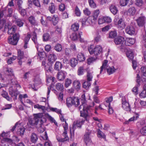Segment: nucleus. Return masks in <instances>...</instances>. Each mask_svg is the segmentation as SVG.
Listing matches in <instances>:
<instances>
[{
    "label": "nucleus",
    "mask_w": 146,
    "mask_h": 146,
    "mask_svg": "<svg viewBox=\"0 0 146 146\" xmlns=\"http://www.w3.org/2000/svg\"><path fill=\"white\" fill-rule=\"evenodd\" d=\"M82 97L83 98L82 100H83L84 102H85L86 100L85 95H82ZM91 107V106H88L85 102L83 103L79 107V109L80 112V116L83 117L84 118H80L74 122L72 127L73 131L76 128L81 127L85 120L89 121L90 117L88 114V110Z\"/></svg>",
    "instance_id": "1"
},
{
    "label": "nucleus",
    "mask_w": 146,
    "mask_h": 146,
    "mask_svg": "<svg viewBox=\"0 0 146 146\" xmlns=\"http://www.w3.org/2000/svg\"><path fill=\"white\" fill-rule=\"evenodd\" d=\"M44 115L43 113L35 114L33 118L29 119L27 124H30L31 125H38L39 126L38 127L42 128V132L45 130L44 128L43 124L46 121V118L44 117Z\"/></svg>",
    "instance_id": "2"
},
{
    "label": "nucleus",
    "mask_w": 146,
    "mask_h": 146,
    "mask_svg": "<svg viewBox=\"0 0 146 146\" xmlns=\"http://www.w3.org/2000/svg\"><path fill=\"white\" fill-rule=\"evenodd\" d=\"M88 50L91 54H94L96 58H98L99 55L102 53V48L99 45H96L94 48V46L91 45L88 47Z\"/></svg>",
    "instance_id": "3"
},
{
    "label": "nucleus",
    "mask_w": 146,
    "mask_h": 146,
    "mask_svg": "<svg viewBox=\"0 0 146 146\" xmlns=\"http://www.w3.org/2000/svg\"><path fill=\"white\" fill-rule=\"evenodd\" d=\"M19 34L16 33L13 35V37H10L8 39V42L13 45H16L19 40Z\"/></svg>",
    "instance_id": "4"
},
{
    "label": "nucleus",
    "mask_w": 146,
    "mask_h": 146,
    "mask_svg": "<svg viewBox=\"0 0 146 146\" xmlns=\"http://www.w3.org/2000/svg\"><path fill=\"white\" fill-rule=\"evenodd\" d=\"M114 42L117 45L121 44V49H125L126 48L124 42V38L121 36H119L115 38L114 39Z\"/></svg>",
    "instance_id": "5"
},
{
    "label": "nucleus",
    "mask_w": 146,
    "mask_h": 146,
    "mask_svg": "<svg viewBox=\"0 0 146 146\" xmlns=\"http://www.w3.org/2000/svg\"><path fill=\"white\" fill-rule=\"evenodd\" d=\"M122 107L125 110L130 111L131 110L130 106L125 98L123 97L121 99Z\"/></svg>",
    "instance_id": "6"
},
{
    "label": "nucleus",
    "mask_w": 146,
    "mask_h": 146,
    "mask_svg": "<svg viewBox=\"0 0 146 146\" xmlns=\"http://www.w3.org/2000/svg\"><path fill=\"white\" fill-rule=\"evenodd\" d=\"M115 23H117V27L118 28L121 29H123L125 26L124 19L122 18H115L114 19Z\"/></svg>",
    "instance_id": "7"
},
{
    "label": "nucleus",
    "mask_w": 146,
    "mask_h": 146,
    "mask_svg": "<svg viewBox=\"0 0 146 146\" xmlns=\"http://www.w3.org/2000/svg\"><path fill=\"white\" fill-rule=\"evenodd\" d=\"M5 31L8 29V33L9 35H13L15 33L17 29L16 27L15 26L12 27L9 24H7L4 27Z\"/></svg>",
    "instance_id": "8"
},
{
    "label": "nucleus",
    "mask_w": 146,
    "mask_h": 146,
    "mask_svg": "<svg viewBox=\"0 0 146 146\" xmlns=\"http://www.w3.org/2000/svg\"><path fill=\"white\" fill-rule=\"evenodd\" d=\"M91 130L86 132L84 136V140L86 145H92V141L90 137Z\"/></svg>",
    "instance_id": "9"
},
{
    "label": "nucleus",
    "mask_w": 146,
    "mask_h": 146,
    "mask_svg": "<svg viewBox=\"0 0 146 146\" xmlns=\"http://www.w3.org/2000/svg\"><path fill=\"white\" fill-rule=\"evenodd\" d=\"M24 58V52L19 49L18 50L17 59L19 60L18 62L20 65L22 64V60Z\"/></svg>",
    "instance_id": "10"
},
{
    "label": "nucleus",
    "mask_w": 146,
    "mask_h": 146,
    "mask_svg": "<svg viewBox=\"0 0 146 146\" xmlns=\"http://www.w3.org/2000/svg\"><path fill=\"white\" fill-rule=\"evenodd\" d=\"M77 99L74 97H69L67 98L66 100V104L67 106L70 107L73 105L74 103L73 102L77 101Z\"/></svg>",
    "instance_id": "11"
},
{
    "label": "nucleus",
    "mask_w": 146,
    "mask_h": 146,
    "mask_svg": "<svg viewBox=\"0 0 146 146\" xmlns=\"http://www.w3.org/2000/svg\"><path fill=\"white\" fill-rule=\"evenodd\" d=\"M125 32L126 33L130 35H133L135 34V30L132 26H129L126 28Z\"/></svg>",
    "instance_id": "12"
},
{
    "label": "nucleus",
    "mask_w": 146,
    "mask_h": 146,
    "mask_svg": "<svg viewBox=\"0 0 146 146\" xmlns=\"http://www.w3.org/2000/svg\"><path fill=\"white\" fill-rule=\"evenodd\" d=\"M66 73L64 71H61L58 72L57 74V78L59 80H63L66 75Z\"/></svg>",
    "instance_id": "13"
},
{
    "label": "nucleus",
    "mask_w": 146,
    "mask_h": 146,
    "mask_svg": "<svg viewBox=\"0 0 146 146\" xmlns=\"http://www.w3.org/2000/svg\"><path fill=\"white\" fill-rule=\"evenodd\" d=\"M82 34V33L81 32H79L78 35L75 32H74L70 35V37L72 40L75 41L79 38H80Z\"/></svg>",
    "instance_id": "14"
},
{
    "label": "nucleus",
    "mask_w": 146,
    "mask_h": 146,
    "mask_svg": "<svg viewBox=\"0 0 146 146\" xmlns=\"http://www.w3.org/2000/svg\"><path fill=\"white\" fill-rule=\"evenodd\" d=\"M135 42V39L131 38H127L125 40V46H130L133 44Z\"/></svg>",
    "instance_id": "15"
},
{
    "label": "nucleus",
    "mask_w": 146,
    "mask_h": 146,
    "mask_svg": "<svg viewBox=\"0 0 146 146\" xmlns=\"http://www.w3.org/2000/svg\"><path fill=\"white\" fill-rule=\"evenodd\" d=\"M9 94L12 97L15 96L16 99H17V96L19 94V92L16 90H13L12 87H10L9 89Z\"/></svg>",
    "instance_id": "16"
},
{
    "label": "nucleus",
    "mask_w": 146,
    "mask_h": 146,
    "mask_svg": "<svg viewBox=\"0 0 146 146\" xmlns=\"http://www.w3.org/2000/svg\"><path fill=\"white\" fill-rule=\"evenodd\" d=\"M73 86L75 89L77 91H78L80 89L81 84L79 81L76 80L73 82Z\"/></svg>",
    "instance_id": "17"
},
{
    "label": "nucleus",
    "mask_w": 146,
    "mask_h": 146,
    "mask_svg": "<svg viewBox=\"0 0 146 146\" xmlns=\"http://www.w3.org/2000/svg\"><path fill=\"white\" fill-rule=\"evenodd\" d=\"M56 59V56L52 53L50 54L48 57V60L50 63H53Z\"/></svg>",
    "instance_id": "18"
},
{
    "label": "nucleus",
    "mask_w": 146,
    "mask_h": 146,
    "mask_svg": "<svg viewBox=\"0 0 146 146\" xmlns=\"http://www.w3.org/2000/svg\"><path fill=\"white\" fill-rule=\"evenodd\" d=\"M138 25L139 26H143L145 23V18L144 17H140L137 20Z\"/></svg>",
    "instance_id": "19"
},
{
    "label": "nucleus",
    "mask_w": 146,
    "mask_h": 146,
    "mask_svg": "<svg viewBox=\"0 0 146 146\" xmlns=\"http://www.w3.org/2000/svg\"><path fill=\"white\" fill-rule=\"evenodd\" d=\"M139 115L138 113H135L132 117L130 118L128 120L125 121L124 123L125 124H128L129 122L131 121H134L136 120L139 118Z\"/></svg>",
    "instance_id": "20"
},
{
    "label": "nucleus",
    "mask_w": 146,
    "mask_h": 146,
    "mask_svg": "<svg viewBox=\"0 0 146 146\" xmlns=\"http://www.w3.org/2000/svg\"><path fill=\"white\" fill-rule=\"evenodd\" d=\"M110 9L111 12L114 15L116 14L118 11L117 8L113 4H111L110 5Z\"/></svg>",
    "instance_id": "21"
},
{
    "label": "nucleus",
    "mask_w": 146,
    "mask_h": 146,
    "mask_svg": "<svg viewBox=\"0 0 146 146\" xmlns=\"http://www.w3.org/2000/svg\"><path fill=\"white\" fill-rule=\"evenodd\" d=\"M96 20H95L94 17L92 16L89 17L87 18V25L94 24L95 21Z\"/></svg>",
    "instance_id": "22"
},
{
    "label": "nucleus",
    "mask_w": 146,
    "mask_h": 146,
    "mask_svg": "<svg viewBox=\"0 0 146 146\" xmlns=\"http://www.w3.org/2000/svg\"><path fill=\"white\" fill-rule=\"evenodd\" d=\"M106 70L108 74L110 75L115 72L117 69H115L113 66H111L107 68Z\"/></svg>",
    "instance_id": "23"
},
{
    "label": "nucleus",
    "mask_w": 146,
    "mask_h": 146,
    "mask_svg": "<svg viewBox=\"0 0 146 146\" xmlns=\"http://www.w3.org/2000/svg\"><path fill=\"white\" fill-rule=\"evenodd\" d=\"M55 7L54 4L51 3H50L48 8V10L51 14L54 13L55 11Z\"/></svg>",
    "instance_id": "24"
},
{
    "label": "nucleus",
    "mask_w": 146,
    "mask_h": 146,
    "mask_svg": "<svg viewBox=\"0 0 146 146\" xmlns=\"http://www.w3.org/2000/svg\"><path fill=\"white\" fill-rule=\"evenodd\" d=\"M62 68V65L60 62L57 61L54 65V69L57 70H59Z\"/></svg>",
    "instance_id": "25"
},
{
    "label": "nucleus",
    "mask_w": 146,
    "mask_h": 146,
    "mask_svg": "<svg viewBox=\"0 0 146 146\" xmlns=\"http://www.w3.org/2000/svg\"><path fill=\"white\" fill-rule=\"evenodd\" d=\"M126 55L127 57L130 60H132L133 58V51L130 50L129 49L127 50L126 53Z\"/></svg>",
    "instance_id": "26"
},
{
    "label": "nucleus",
    "mask_w": 146,
    "mask_h": 146,
    "mask_svg": "<svg viewBox=\"0 0 146 146\" xmlns=\"http://www.w3.org/2000/svg\"><path fill=\"white\" fill-rule=\"evenodd\" d=\"M6 73L8 76L11 77L13 78L14 77V74L13 73V71L11 68H7L6 70Z\"/></svg>",
    "instance_id": "27"
},
{
    "label": "nucleus",
    "mask_w": 146,
    "mask_h": 146,
    "mask_svg": "<svg viewBox=\"0 0 146 146\" xmlns=\"http://www.w3.org/2000/svg\"><path fill=\"white\" fill-rule=\"evenodd\" d=\"M3 141H4L5 143L8 144V146L9 145H13L14 144L13 140L7 138H3Z\"/></svg>",
    "instance_id": "28"
},
{
    "label": "nucleus",
    "mask_w": 146,
    "mask_h": 146,
    "mask_svg": "<svg viewBox=\"0 0 146 146\" xmlns=\"http://www.w3.org/2000/svg\"><path fill=\"white\" fill-rule=\"evenodd\" d=\"M9 81V83L10 84H11L13 85L16 84L18 85L17 84V81L16 79V78L14 76V78H12L10 77L9 78L8 80ZM18 86H19V84H18Z\"/></svg>",
    "instance_id": "29"
},
{
    "label": "nucleus",
    "mask_w": 146,
    "mask_h": 146,
    "mask_svg": "<svg viewBox=\"0 0 146 146\" xmlns=\"http://www.w3.org/2000/svg\"><path fill=\"white\" fill-rule=\"evenodd\" d=\"M38 137L36 134L33 133L31 135V141L33 143H35L38 139Z\"/></svg>",
    "instance_id": "30"
},
{
    "label": "nucleus",
    "mask_w": 146,
    "mask_h": 146,
    "mask_svg": "<svg viewBox=\"0 0 146 146\" xmlns=\"http://www.w3.org/2000/svg\"><path fill=\"white\" fill-rule=\"evenodd\" d=\"M136 12V9L135 7H130L128 10V12L129 15H133Z\"/></svg>",
    "instance_id": "31"
},
{
    "label": "nucleus",
    "mask_w": 146,
    "mask_h": 146,
    "mask_svg": "<svg viewBox=\"0 0 146 146\" xmlns=\"http://www.w3.org/2000/svg\"><path fill=\"white\" fill-rule=\"evenodd\" d=\"M62 135L64 138L61 139L60 140L61 141L64 142L69 140V138L67 135V131H64L62 133Z\"/></svg>",
    "instance_id": "32"
},
{
    "label": "nucleus",
    "mask_w": 146,
    "mask_h": 146,
    "mask_svg": "<svg viewBox=\"0 0 146 146\" xmlns=\"http://www.w3.org/2000/svg\"><path fill=\"white\" fill-rule=\"evenodd\" d=\"M77 58L79 61L80 62L83 61L85 60V57L84 54L82 53H80L77 56Z\"/></svg>",
    "instance_id": "33"
},
{
    "label": "nucleus",
    "mask_w": 146,
    "mask_h": 146,
    "mask_svg": "<svg viewBox=\"0 0 146 146\" xmlns=\"http://www.w3.org/2000/svg\"><path fill=\"white\" fill-rule=\"evenodd\" d=\"M91 84V82L87 81L84 82L82 86L83 88L87 90L90 87Z\"/></svg>",
    "instance_id": "34"
},
{
    "label": "nucleus",
    "mask_w": 146,
    "mask_h": 146,
    "mask_svg": "<svg viewBox=\"0 0 146 146\" xmlns=\"http://www.w3.org/2000/svg\"><path fill=\"white\" fill-rule=\"evenodd\" d=\"M58 20V16L57 15H54L52 17V22L53 25H55L57 23Z\"/></svg>",
    "instance_id": "35"
},
{
    "label": "nucleus",
    "mask_w": 146,
    "mask_h": 146,
    "mask_svg": "<svg viewBox=\"0 0 146 146\" xmlns=\"http://www.w3.org/2000/svg\"><path fill=\"white\" fill-rule=\"evenodd\" d=\"M44 117H45V115L46 116V117H47L50 121L52 123H54L56 125L57 123L55 121V120L48 113L45 114L44 113ZM45 118V117H44Z\"/></svg>",
    "instance_id": "36"
},
{
    "label": "nucleus",
    "mask_w": 146,
    "mask_h": 146,
    "mask_svg": "<svg viewBox=\"0 0 146 146\" xmlns=\"http://www.w3.org/2000/svg\"><path fill=\"white\" fill-rule=\"evenodd\" d=\"M70 66L72 67H75L78 64L77 60L75 58H72L70 61Z\"/></svg>",
    "instance_id": "37"
},
{
    "label": "nucleus",
    "mask_w": 146,
    "mask_h": 146,
    "mask_svg": "<svg viewBox=\"0 0 146 146\" xmlns=\"http://www.w3.org/2000/svg\"><path fill=\"white\" fill-rule=\"evenodd\" d=\"M31 37V35L30 34H28L27 36L25 37L24 41H25V45L24 47L25 48H27V44L29 40Z\"/></svg>",
    "instance_id": "38"
},
{
    "label": "nucleus",
    "mask_w": 146,
    "mask_h": 146,
    "mask_svg": "<svg viewBox=\"0 0 146 146\" xmlns=\"http://www.w3.org/2000/svg\"><path fill=\"white\" fill-rule=\"evenodd\" d=\"M79 25L78 23H75L71 26V29L74 31H77L79 29Z\"/></svg>",
    "instance_id": "39"
},
{
    "label": "nucleus",
    "mask_w": 146,
    "mask_h": 146,
    "mask_svg": "<svg viewBox=\"0 0 146 146\" xmlns=\"http://www.w3.org/2000/svg\"><path fill=\"white\" fill-rule=\"evenodd\" d=\"M56 88L58 90L62 91L64 89L63 85L60 83H58L56 84Z\"/></svg>",
    "instance_id": "40"
},
{
    "label": "nucleus",
    "mask_w": 146,
    "mask_h": 146,
    "mask_svg": "<svg viewBox=\"0 0 146 146\" xmlns=\"http://www.w3.org/2000/svg\"><path fill=\"white\" fill-rule=\"evenodd\" d=\"M54 49L57 52H60L62 49V45L59 44H57L54 47Z\"/></svg>",
    "instance_id": "41"
},
{
    "label": "nucleus",
    "mask_w": 146,
    "mask_h": 146,
    "mask_svg": "<svg viewBox=\"0 0 146 146\" xmlns=\"http://www.w3.org/2000/svg\"><path fill=\"white\" fill-rule=\"evenodd\" d=\"M35 83L34 84V86H36L38 84L41 83V80L38 76L36 77L34 80Z\"/></svg>",
    "instance_id": "42"
},
{
    "label": "nucleus",
    "mask_w": 146,
    "mask_h": 146,
    "mask_svg": "<svg viewBox=\"0 0 146 146\" xmlns=\"http://www.w3.org/2000/svg\"><path fill=\"white\" fill-rule=\"evenodd\" d=\"M93 78L92 73L89 72H88L87 75V81L91 82L92 81Z\"/></svg>",
    "instance_id": "43"
},
{
    "label": "nucleus",
    "mask_w": 146,
    "mask_h": 146,
    "mask_svg": "<svg viewBox=\"0 0 146 146\" xmlns=\"http://www.w3.org/2000/svg\"><path fill=\"white\" fill-rule=\"evenodd\" d=\"M98 58L96 57H90L87 59V62L88 64H90L91 63L94 62Z\"/></svg>",
    "instance_id": "44"
},
{
    "label": "nucleus",
    "mask_w": 146,
    "mask_h": 146,
    "mask_svg": "<svg viewBox=\"0 0 146 146\" xmlns=\"http://www.w3.org/2000/svg\"><path fill=\"white\" fill-rule=\"evenodd\" d=\"M90 6L92 8H95L96 7V4L94 0H88Z\"/></svg>",
    "instance_id": "45"
},
{
    "label": "nucleus",
    "mask_w": 146,
    "mask_h": 146,
    "mask_svg": "<svg viewBox=\"0 0 146 146\" xmlns=\"http://www.w3.org/2000/svg\"><path fill=\"white\" fill-rule=\"evenodd\" d=\"M98 137L101 138L105 139L106 137V136L100 130H99L98 131Z\"/></svg>",
    "instance_id": "46"
},
{
    "label": "nucleus",
    "mask_w": 146,
    "mask_h": 146,
    "mask_svg": "<svg viewBox=\"0 0 146 146\" xmlns=\"http://www.w3.org/2000/svg\"><path fill=\"white\" fill-rule=\"evenodd\" d=\"M72 80L68 78H67L65 80V86L66 88H68L72 83Z\"/></svg>",
    "instance_id": "47"
},
{
    "label": "nucleus",
    "mask_w": 146,
    "mask_h": 146,
    "mask_svg": "<svg viewBox=\"0 0 146 146\" xmlns=\"http://www.w3.org/2000/svg\"><path fill=\"white\" fill-rule=\"evenodd\" d=\"M84 69L83 66L79 68L78 70V75H81L84 74Z\"/></svg>",
    "instance_id": "48"
},
{
    "label": "nucleus",
    "mask_w": 146,
    "mask_h": 146,
    "mask_svg": "<svg viewBox=\"0 0 146 146\" xmlns=\"http://www.w3.org/2000/svg\"><path fill=\"white\" fill-rule=\"evenodd\" d=\"M117 35V33L116 31H112L109 33V37L111 38H114Z\"/></svg>",
    "instance_id": "49"
},
{
    "label": "nucleus",
    "mask_w": 146,
    "mask_h": 146,
    "mask_svg": "<svg viewBox=\"0 0 146 146\" xmlns=\"http://www.w3.org/2000/svg\"><path fill=\"white\" fill-rule=\"evenodd\" d=\"M29 22L32 25H34L36 23V21L34 17L33 16H31L29 18Z\"/></svg>",
    "instance_id": "50"
},
{
    "label": "nucleus",
    "mask_w": 146,
    "mask_h": 146,
    "mask_svg": "<svg viewBox=\"0 0 146 146\" xmlns=\"http://www.w3.org/2000/svg\"><path fill=\"white\" fill-rule=\"evenodd\" d=\"M105 100V102L108 106H110V103L113 100V97L112 96H111L109 98H106Z\"/></svg>",
    "instance_id": "51"
},
{
    "label": "nucleus",
    "mask_w": 146,
    "mask_h": 146,
    "mask_svg": "<svg viewBox=\"0 0 146 146\" xmlns=\"http://www.w3.org/2000/svg\"><path fill=\"white\" fill-rule=\"evenodd\" d=\"M43 40L44 41H46L49 39L50 36L48 33H46L43 35Z\"/></svg>",
    "instance_id": "52"
},
{
    "label": "nucleus",
    "mask_w": 146,
    "mask_h": 146,
    "mask_svg": "<svg viewBox=\"0 0 146 146\" xmlns=\"http://www.w3.org/2000/svg\"><path fill=\"white\" fill-rule=\"evenodd\" d=\"M50 111H53L55 112L58 114L60 113L61 111L60 110L57 109L56 108H53L50 107Z\"/></svg>",
    "instance_id": "53"
},
{
    "label": "nucleus",
    "mask_w": 146,
    "mask_h": 146,
    "mask_svg": "<svg viewBox=\"0 0 146 146\" xmlns=\"http://www.w3.org/2000/svg\"><path fill=\"white\" fill-rule=\"evenodd\" d=\"M44 69L45 71L47 72H51L52 71V68L51 66H49L47 64L46 65H45Z\"/></svg>",
    "instance_id": "54"
},
{
    "label": "nucleus",
    "mask_w": 146,
    "mask_h": 146,
    "mask_svg": "<svg viewBox=\"0 0 146 146\" xmlns=\"http://www.w3.org/2000/svg\"><path fill=\"white\" fill-rule=\"evenodd\" d=\"M80 21L82 23V25L83 26L86 25H87V18L86 17H84L80 19Z\"/></svg>",
    "instance_id": "55"
},
{
    "label": "nucleus",
    "mask_w": 146,
    "mask_h": 146,
    "mask_svg": "<svg viewBox=\"0 0 146 146\" xmlns=\"http://www.w3.org/2000/svg\"><path fill=\"white\" fill-rule=\"evenodd\" d=\"M24 131L25 129L23 127H20L17 130V133L21 135H23Z\"/></svg>",
    "instance_id": "56"
},
{
    "label": "nucleus",
    "mask_w": 146,
    "mask_h": 146,
    "mask_svg": "<svg viewBox=\"0 0 146 146\" xmlns=\"http://www.w3.org/2000/svg\"><path fill=\"white\" fill-rule=\"evenodd\" d=\"M129 0H120V4L122 6H124L127 5Z\"/></svg>",
    "instance_id": "57"
},
{
    "label": "nucleus",
    "mask_w": 146,
    "mask_h": 146,
    "mask_svg": "<svg viewBox=\"0 0 146 146\" xmlns=\"http://www.w3.org/2000/svg\"><path fill=\"white\" fill-rule=\"evenodd\" d=\"M99 13L100 11L98 9L94 11V15L92 16L94 17L95 20H97V19L99 15Z\"/></svg>",
    "instance_id": "58"
},
{
    "label": "nucleus",
    "mask_w": 146,
    "mask_h": 146,
    "mask_svg": "<svg viewBox=\"0 0 146 146\" xmlns=\"http://www.w3.org/2000/svg\"><path fill=\"white\" fill-rule=\"evenodd\" d=\"M75 14L77 16L80 17L81 15V12L79 8L76 6L75 10Z\"/></svg>",
    "instance_id": "59"
},
{
    "label": "nucleus",
    "mask_w": 146,
    "mask_h": 146,
    "mask_svg": "<svg viewBox=\"0 0 146 146\" xmlns=\"http://www.w3.org/2000/svg\"><path fill=\"white\" fill-rule=\"evenodd\" d=\"M34 107L35 108H37L38 109H41L42 110H44L45 109V107L44 106H43L41 105H39V104H36L35 105Z\"/></svg>",
    "instance_id": "60"
},
{
    "label": "nucleus",
    "mask_w": 146,
    "mask_h": 146,
    "mask_svg": "<svg viewBox=\"0 0 146 146\" xmlns=\"http://www.w3.org/2000/svg\"><path fill=\"white\" fill-rule=\"evenodd\" d=\"M140 132L142 135H146V126L142 127L140 129Z\"/></svg>",
    "instance_id": "61"
},
{
    "label": "nucleus",
    "mask_w": 146,
    "mask_h": 146,
    "mask_svg": "<svg viewBox=\"0 0 146 146\" xmlns=\"http://www.w3.org/2000/svg\"><path fill=\"white\" fill-rule=\"evenodd\" d=\"M104 20H105V22L107 23H110L111 21V18L108 16H105L104 17Z\"/></svg>",
    "instance_id": "62"
},
{
    "label": "nucleus",
    "mask_w": 146,
    "mask_h": 146,
    "mask_svg": "<svg viewBox=\"0 0 146 146\" xmlns=\"http://www.w3.org/2000/svg\"><path fill=\"white\" fill-rule=\"evenodd\" d=\"M141 72L143 76H146V67L143 66L141 68Z\"/></svg>",
    "instance_id": "63"
},
{
    "label": "nucleus",
    "mask_w": 146,
    "mask_h": 146,
    "mask_svg": "<svg viewBox=\"0 0 146 146\" xmlns=\"http://www.w3.org/2000/svg\"><path fill=\"white\" fill-rule=\"evenodd\" d=\"M140 96L141 98H145L146 97V91L143 90L140 94Z\"/></svg>",
    "instance_id": "64"
}]
</instances>
